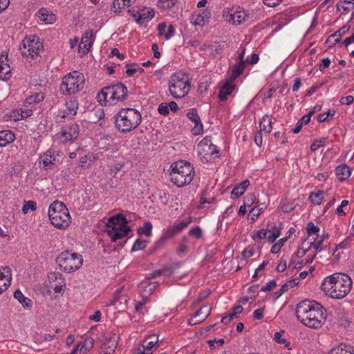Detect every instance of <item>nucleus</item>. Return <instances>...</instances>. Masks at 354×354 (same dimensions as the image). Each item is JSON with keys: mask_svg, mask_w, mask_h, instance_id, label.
<instances>
[{"mask_svg": "<svg viewBox=\"0 0 354 354\" xmlns=\"http://www.w3.org/2000/svg\"><path fill=\"white\" fill-rule=\"evenodd\" d=\"M263 313H264V308H259L254 311L253 317L255 319L260 320V319H263Z\"/></svg>", "mask_w": 354, "mask_h": 354, "instance_id": "680f3d73", "label": "nucleus"}, {"mask_svg": "<svg viewBox=\"0 0 354 354\" xmlns=\"http://www.w3.org/2000/svg\"><path fill=\"white\" fill-rule=\"evenodd\" d=\"M66 109L64 111H59L57 115V118H65L66 117H73L76 115L78 107V103L75 100H69L66 102Z\"/></svg>", "mask_w": 354, "mask_h": 354, "instance_id": "2eb2a0df", "label": "nucleus"}, {"mask_svg": "<svg viewBox=\"0 0 354 354\" xmlns=\"http://www.w3.org/2000/svg\"><path fill=\"white\" fill-rule=\"evenodd\" d=\"M335 113V111H328L326 113H320L317 117V121L319 122H323L327 120V118L329 115L333 116Z\"/></svg>", "mask_w": 354, "mask_h": 354, "instance_id": "5fc2aeb1", "label": "nucleus"}, {"mask_svg": "<svg viewBox=\"0 0 354 354\" xmlns=\"http://www.w3.org/2000/svg\"><path fill=\"white\" fill-rule=\"evenodd\" d=\"M274 339L277 343L284 344L286 347L290 344L286 339L281 338V332H276L274 333Z\"/></svg>", "mask_w": 354, "mask_h": 354, "instance_id": "864d4df0", "label": "nucleus"}, {"mask_svg": "<svg viewBox=\"0 0 354 354\" xmlns=\"http://www.w3.org/2000/svg\"><path fill=\"white\" fill-rule=\"evenodd\" d=\"M84 75L78 71H73L66 75L60 85V91L63 95H71L82 90L84 84Z\"/></svg>", "mask_w": 354, "mask_h": 354, "instance_id": "0eeeda50", "label": "nucleus"}, {"mask_svg": "<svg viewBox=\"0 0 354 354\" xmlns=\"http://www.w3.org/2000/svg\"><path fill=\"white\" fill-rule=\"evenodd\" d=\"M10 285V282L8 279H0V294L7 290L8 287Z\"/></svg>", "mask_w": 354, "mask_h": 354, "instance_id": "e2e57ef3", "label": "nucleus"}, {"mask_svg": "<svg viewBox=\"0 0 354 354\" xmlns=\"http://www.w3.org/2000/svg\"><path fill=\"white\" fill-rule=\"evenodd\" d=\"M211 144H212V143L211 142L210 138L205 137L199 142V144L198 145V148L199 149V151H207V147Z\"/></svg>", "mask_w": 354, "mask_h": 354, "instance_id": "8fccbe9b", "label": "nucleus"}, {"mask_svg": "<svg viewBox=\"0 0 354 354\" xmlns=\"http://www.w3.org/2000/svg\"><path fill=\"white\" fill-rule=\"evenodd\" d=\"M79 135V127L77 124H73L68 128V130H64L62 132V137L64 141H72L77 138Z\"/></svg>", "mask_w": 354, "mask_h": 354, "instance_id": "6ab92c4d", "label": "nucleus"}, {"mask_svg": "<svg viewBox=\"0 0 354 354\" xmlns=\"http://www.w3.org/2000/svg\"><path fill=\"white\" fill-rule=\"evenodd\" d=\"M158 286V282L149 283L147 286L143 287L142 295L147 297V295H152Z\"/></svg>", "mask_w": 354, "mask_h": 354, "instance_id": "4c0bfd02", "label": "nucleus"}, {"mask_svg": "<svg viewBox=\"0 0 354 354\" xmlns=\"http://www.w3.org/2000/svg\"><path fill=\"white\" fill-rule=\"evenodd\" d=\"M327 140V138H322L320 139L315 140L310 146V150L312 151L317 150L319 147L324 146L326 144Z\"/></svg>", "mask_w": 354, "mask_h": 354, "instance_id": "37998d69", "label": "nucleus"}, {"mask_svg": "<svg viewBox=\"0 0 354 354\" xmlns=\"http://www.w3.org/2000/svg\"><path fill=\"white\" fill-rule=\"evenodd\" d=\"M147 243V241L141 240L140 239H137L131 248V252H136L145 249Z\"/></svg>", "mask_w": 354, "mask_h": 354, "instance_id": "79ce46f5", "label": "nucleus"}, {"mask_svg": "<svg viewBox=\"0 0 354 354\" xmlns=\"http://www.w3.org/2000/svg\"><path fill=\"white\" fill-rule=\"evenodd\" d=\"M211 309L212 308L209 305L203 306L195 313L194 316L189 319V324L192 325H196L203 322L209 315Z\"/></svg>", "mask_w": 354, "mask_h": 354, "instance_id": "f8f14e48", "label": "nucleus"}, {"mask_svg": "<svg viewBox=\"0 0 354 354\" xmlns=\"http://www.w3.org/2000/svg\"><path fill=\"white\" fill-rule=\"evenodd\" d=\"M50 223L57 228L65 229L71 223V216L66 205L59 201L53 202L48 208Z\"/></svg>", "mask_w": 354, "mask_h": 354, "instance_id": "39448f33", "label": "nucleus"}, {"mask_svg": "<svg viewBox=\"0 0 354 354\" xmlns=\"http://www.w3.org/2000/svg\"><path fill=\"white\" fill-rule=\"evenodd\" d=\"M322 63L319 66V69L322 71L325 68H328L330 64V60L329 58H324L322 60Z\"/></svg>", "mask_w": 354, "mask_h": 354, "instance_id": "69168bd1", "label": "nucleus"}, {"mask_svg": "<svg viewBox=\"0 0 354 354\" xmlns=\"http://www.w3.org/2000/svg\"><path fill=\"white\" fill-rule=\"evenodd\" d=\"M0 279H8L9 282L11 281V272L8 267H1L0 268Z\"/></svg>", "mask_w": 354, "mask_h": 354, "instance_id": "a18cd8bd", "label": "nucleus"}, {"mask_svg": "<svg viewBox=\"0 0 354 354\" xmlns=\"http://www.w3.org/2000/svg\"><path fill=\"white\" fill-rule=\"evenodd\" d=\"M14 297L18 300V301L21 304V305L26 308H30L32 306V301L28 298L24 297L22 292L19 290H17L14 292Z\"/></svg>", "mask_w": 354, "mask_h": 354, "instance_id": "a878e982", "label": "nucleus"}, {"mask_svg": "<svg viewBox=\"0 0 354 354\" xmlns=\"http://www.w3.org/2000/svg\"><path fill=\"white\" fill-rule=\"evenodd\" d=\"M247 15L245 11L234 12L230 14L229 18L227 19L229 21H232L234 24H241L245 20ZM228 17V16L227 17Z\"/></svg>", "mask_w": 354, "mask_h": 354, "instance_id": "b1692460", "label": "nucleus"}, {"mask_svg": "<svg viewBox=\"0 0 354 354\" xmlns=\"http://www.w3.org/2000/svg\"><path fill=\"white\" fill-rule=\"evenodd\" d=\"M218 153V151L217 150V147L213 144L209 145L207 147V151H199L198 154L201 158H205L206 160H208V158H210L213 154Z\"/></svg>", "mask_w": 354, "mask_h": 354, "instance_id": "c85d7f7f", "label": "nucleus"}, {"mask_svg": "<svg viewBox=\"0 0 354 354\" xmlns=\"http://www.w3.org/2000/svg\"><path fill=\"white\" fill-rule=\"evenodd\" d=\"M350 30L349 26H344L342 28H341L339 30H338L335 35L333 36L337 35L339 38L342 37L346 32H348Z\"/></svg>", "mask_w": 354, "mask_h": 354, "instance_id": "774afa93", "label": "nucleus"}, {"mask_svg": "<svg viewBox=\"0 0 354 354\" xmlns=\"http://www.w3.org/2000/svg\"><path fill=\"white\" fill-rule=\"evenodd\" d=\"M94 339L92 337L86 338L80 346V354H86L93 346Z\"/></svg>", "mask_w": 354, "mask_h": 354, "instance_id": "473e14b6", "label": "nucleus"}, {"mask_svg": "<svg viewBox=\"0 0 354 354\" xmlns=\"http://www.w3.org/2000/svg\"><path fill=\"white\" fill-rule=\"evenodd\" d=\"M235 86L232 84L231 82H226L221 88L218 93V98L221 101H225L227 100V95H230L233 90L234 89Z\"/></svg>", "mask_w": 354, "mask_h": 354, "instance_id": "5701e85b", "label": "nucleus"}, {"mask_svg": "<svg viewBox=\"0 0 354 354\" xmlns=\"http://www.w3.org/2000/svg\"><path fill=\"white\" fill-rule=\"evenodd\" d=\"M113 102L124 101L127 96V88L122 83L113 85Z\"/></svg>", "mask_w": 354, "mask_h": 354, "instance_id": "f3484780", "label": "nucleus"}, {"mask_svg": "<svg viewBox=\"0 0 354 354\" xmlns=\"http://www.w3.org/2000/svg\"><path fill=\"white\" fill-rule=\"evenodd\" d=\"M124 0H114L112 7L113 11L114 12H120L121 10L124 8Z\"/></svg>", "mask_w": 354, "mask_h": 354, "instance_id": "09e8293b", "label": "nucleus"}, {"mask_svg": "<svg viewBox=\"0 0 354 354\" xmlns=\"http://www.w3.org/2000/svg\"><path fill=\"white\" fill-rule=\"evenodd\" d=\"M158 342V337L156 335H151L147 336L142 342V346L145 348L149 353L154 348Z\"/></svg>", "mask_w": 354, "mask_h": 354, "instance_id": "4be33fe9", "label": "nucleus"}, {"mask_svg": "<svg viewBox=\"0 0 354 354\" xmlns=\"http://www.w3.org/2000/svg\"><path fill=\"white\" fill-rule=\"evenodd\" d=\"M82 256L68 250L62 252L56 258V263L65 272H72L78 270L82 265Z\"/></svg>", "mask_w": 354, "mask_h": 354, "instance_id": "6e6552de", "label": "nucleus"}, {"mask_svg": "<svg viewBox=\"0 0 354 354\" xmlns=\"http://www.w3.org/2000/svg\"><path fill=\"white\" fill-rule=\"evenodd\" d=\"M288 240V237H284L279 239L274 245L271 248V252L277 254L280 251L281 248L284 245L285 242Z\"/></svg>", "mask_w": 354, "mask_h": 354, "instance_id": "c03bdc74", "label": "nucleus"}, {"mask_svg": "<svg viewBox=\"0 0 354 354\" xmlns=\"http://www.w3.org/2000/svg\"><path fill=\"white\" fill-rule=\"evenodd\" d=\"M170 172L171 180L178 187L189 184L194 176V170L192 165L185 160L172 163Z\"/></svg>", "mask_w": 354, "mask_h": 354, "instance_id": "20e7f679", "label": "nucleus"}, {"mask_svg": "<svg viewBox=\"0 0 354 354\" xmlns=\"http://www.w3.org/2000/svg\"><path fill=\"white\" fill-rule=\"evenodd\" d=\"M347 346L344 344H340L338 346L333 348L329 354H353L351 351H348Z\"/></svg>", "mask_w": 354, "mask_h": 354, "instance_id": "ea45409f", "label": "nucleus"}, {"mask_svg": "<svg viewBox=\"0 0 354 354\" xmlns=\"http://www.w3.org/2000/svg\"><path fill=\"white\" fill-rule=\"evenodd\" d=\"M268 234V232L266 230H259L257 231L254 236V239H265L266 238V235Z\"/></svg>", "mask_w": 354, "mask_h": 354, "instance_id": "338daca9", "label": "nucleus"}, {"mask_svg": "<svg viewBox=\"0 0 354 354\" xmlns=\"http://www.w3.org/2000/svg\"><path fill=\"white\" fill-rule=\"evenodd\" d=\"M189 235L198 239L203 236V232L199 226H195L189 230Z\"/></svg>", "mask_w": 354, "mask_h": 354, "instance_id": "603ef678", "label": "nucleus"}, {"mask_svg": "<svg viewBox=\"0 0 354 354\" xmlns=\"http://www.w3.org/2000/svg\"><path fill=\"white\" fill-rule=\"evenodd\" d=\"M269 235L267 237L268 241L270 243H274V241L280 236L281 234V228H278L275 225L271 227V229L268 231Z\"/></svg>", "mask_w": 354, "mask_h": 354, "instance_id": "f704fd0d", "label": "nucleus"}, {"mask_svg": "<svg viewBox=\"0 0 354 354\" xmlns=\"http://www.w3.org/2000/svg\"><path fill=\"white\" fill-rule=\"evenodd\" d=\"M190 82L187 75L179 71L173 74L169 82L170 94L174 98H181L187 95L190 90Z\"/></svg>", "mask_w": 354, "mask_h": 354, "instance_id": "423d86ee", "label": "nucleus"}, {"mask_svg": "<svg viewBox=\"0 0 354 354\" xmlns=\"http://www.w3.org/2000/svg\"><path fill=\"white\" fill-rule=\"evenodd\" d=\"M297 318L304 325L313 328H320L326 319V309L315 301L304 300L296 308Z\"/></svg>", "mask_w": 354, "mask_h": 354, "instance_id": "f257e3e1", "label": "nucleus"}, {"mask_svg": "<svg viewBox=\"0 0 354 354\" xmlns=\"http://www.w3.org/2000/svg\"><path fill=\"white\" fill-rule=\"evenodd\" d=\"M39 38L36 36L30 37H26L23 40L22 46H20V51L23 56L28 57L31 56L34 57L33 53H35L37 55V50H39L41 44L38 41Z\"/></svg>", "mask_w": 354, "mask_h": 354, "instance_id": "1a4fd4ad", "label": "nucleus"}, {"mask_svg": "<svg viewBox=\"0 0 354 354\" xmlns=\"http://www.w3.org/2000/svg\"><path fill=\"white\" fill-rule=\"evenodd\" d=\"M36 203L32 201H29L28 202H25L22 207V212L24 214H26L28 212V210L34 211L36 209Z\"/></svg>", "mask_w": 354, "mask_h": 354, "instance_id": "49530a36", "label": "nucleus"}, {"mask_svg": "<svg viewBox=\"0 0 354 354\" xmlns=\"http://www.w3.org/2000/svg\"><path fill=\"white\" fill-rule=\"evenodd\" d=\"M271 123V116L268 114L265 115L260 121V131L266 133H270L272 130Z\"/></svg>", "mask_w": 354, "mask_h": 354, "instance_id": "bb28decb", "label": "nucleus"}, {"mask_svg": "<svg viewBox=\"0 0 354 354\" xmlns=\"http://www.w3.org/2000/svg\"><path fill=\"white\" fill-rule=\"evenodd\" d=\"M190 221H182L180 223L168 228L162 235L160 241H167L171 239L176 234H178L183 229L186 227Z\"/></svg>", "mask_w": 354, "mask_h": 354, "instance_id": "4468645a", "label": "nucleus"}, {"mask_svg": "<svg viewBox=\"0 0 354 354\" xmlns=\"http://www.w3.org/2000/svg\"><path fill=\"white\" fill-rule=\"evenodd\" d=\"M158 111L159 113L163 115H167L169 113V106L167 103H161L158 106Z\"/></svg>", "mask_w": 354, "mask_h": 354, "instance_id": "4d7b16f0", "label": "nucleus"}, {"mask_svg": "<svg viewBox=\"0 0 354 354\" xmlns=\"http://www.w3.org/2000/svg\"><path fill=\"white\" fill-rule=\"evenodd\" d=\"M250 185L248 180H245L236 186L232 191V196L235 198H239L243 194L247 187Z\"/></svg>", "mask_w": 354, "mask_h": 354, "instance_id": "393cba45", "label": "nucleus"}, {"mask_svg": "<svg viewBox=\"0 0 354 354\" xmlns=\"http://www.w3.org/2000/svg\"><path fill=\"white\" fill-rule=\"evenodd\" d=\"M142 120L141 113L133 108L122 109L115 116V127L122 133L136 129Z\"/></svg>", "mask_w": 354, "mask_h": 354, "instance_id": "7ed1b4c3", "label": "nucleus"}, {"mask_svg": "<svg viewBox=\"0 0 354 354\" xmlns=\"http://www.w3.org/2000/svg\"><path fill=\"white\" fill-rule=\"evenodd\" d=\"M153 225L150 222H145L143 226L140 227L137 230V233L139 236L145 235L149 237L151 235Z\"/></svg>", "mask_w": 354, "mask_h": 354, "instance_id": "7c9ffc66", "label": "nucleus"}, {"mask_svg": "<svg viewBox=\"0 0 354 354\" xmlns=\"http://www.w3.org/2000/svg\"><path fill=\"white\" fill-rule=\"evenodd\" d=\"M113 85L103 88L97 95V101L100 104L113 102Z\"/></svg>", "mask_w": 354, "mask_h": 354, "instance_id": "dca6fc26", "label": "nucleus"}, {"mask_svg": "<svg viewBox=\"0 0 354 354\" xmlns=\"http://www.w3.org/2000/svg\"><path fill=\"white\" fill-rule=\"evenodd\" d=\"M44 99V94L41 93H37L35 95H32L31 96H29L26 98V103L31 104H36L39 103Z\"/></svg>", "mask_w": 354, "mask_h": 354, "instance_id": "58836bf2", "label": "nucleus"}, {"mask_svg": "<svg viewBox=\"0 0 354 354\" xmlns=\"http://www.w3.org/2000/svg\"><path fill=\"white\" fill-rule=\"evenodd\" d=\"M128 221L122 214H117L109 218L106 229L118 228L120 225H127Z\"/></svg>", "mask_w": 354, "mask_h": 354, "instance_id": "a211bd4d", "label": "nucleus"}, {"mask_svg": "<svg viewBox=\"0 0 354 354\" xmlns=\"http://www.w3.org/2000/svg\"><path fill=\"white\" fill-rule=\"evenodd\" d=\"M15 139V135L11 131L0 132V146H6L8 143L12 142Z\"/></svg>", "mask_w": 354, "mask_h": 354, "instance_id": "c756f323", "label": "nucleus"}, {"mask_svg": "<svg viewBox=\"0 0 354 354\" xmlns=\"http://www.w3.org/2000/svg\"><path fill=\"white\" fill-rule=\"evenodd\" d=\"M324 193L323 191H318L317 192H311L309 196V199L315 205H320L324 199Z\"/></svg>", "mask_w": 354, "mask_h": 354, "instance_id": "72a5a7b5", "label": "nucleus"}, {"mask_svg": "<svg viewBox=\"0 0 354 354\" xmlns=\"http://www.w3.org/2000/svg\"><path fill=\"white\" fill-rule=\"evenodd\" d=\"M245 68V63H238L232 66L231 69L230 80L234 81L237 77L242 74Z\"/></svg>", "mask_w": 354, "mask_h": 354, "instance_id": "cd10ccee", "label": "nucleus"}, {"mask_svg": "<svg viewBox=\"0 0 354 354\" xmlns=\"http://www.w3.org/2000/svg\"><path fill=\"white\" fill-rule=\"evenodd\" d=\"M310 249V246H306V241H304L301 244V248H299L295 253V256L297 257V258H301L303 257L306 253L308 251V250Z\"/></svg>", "mask_w": 354, "mask_h": 354, "instance_id": "3c124183", "label": "nucleus"}, {"mask_svg": "<svg viewBox=\"0 0 354 354\" xmlns=\"http://www.w3.org/2000/svg\"><path fill=\"white\" fill-rule=\"evenodd\" d=\"M322 290L333 299H340L344 298L351 291L352 280L346 274L335 273L324 279Z\"/></svg>", "mask_w": 354, "mask_h": 354, "instance_id": "f03ea898", "label": "nucleus"}, {"mask_svg": "<svg viewBox=\"0 0 354 354\" xmlns=\"http://www.w3.org/2000/svg\"><path fill=\"white\" fill-rule=\"evenodd\" d=\"M354 101V97L352 95H348L346 97H342L339 100L341 104L350 105Z\"/></svg>", "mask_w": 354, "mask_h": 354, "instance_id": "052dcab7", "label": "nucleus"}, {"mask_svg": "<svg viewBox=\"0 0 354 354\" xmlns=\"http://www.w3.org/2000/svg\"><path fill=\"white\" fill-rule=\"evenodd\" d=\"M188 118L194 122V127L192 129L193 135H200L203 132V125L196 109H190L187 113Z\"/></svg>", "mask_w": 354, "mask_h": 354, "instance_id": "9b49d317", "label": "nucleus"}, {"mask_svg": "<svg viewBox=\"0 0 354 354\" xmlns=\"http://www.w3.org/2000/svg\"><path fill=\"white\" fill-rule=\"evenodd\" d=\"M299 283V278H295L285 283L279 290V295H282L290 288L295 287Z\"/></svg>", "mask_w": 354, "mask_h": 354, "instance_id": "c9c22d12", "label": "nucleus"}, {"mask_svg": "<svg viewBox=\"0 0 354 354\" xmlns=\"http://www.w3.org/2000/svg\"><path fill=\"white\" fill-rule=\"evenodd\" d=\"M130 230L131 228L129 225H120V227H118V228L115 227V228L106 229V232L111 241L114 242L118 239L126 236Z\"/></svg>", "mask_w": 354, "mask_h": 354, "instance_id": "9d476101", "label": "nucleus"}, {"mask_svg": "<svg viewBox=\"0 0 354 354\" xmlns=\"http://www.w3.org/2000/svg\"><path fill=\"white\" fill-rule=\"evenodd\" d=\"M176 1L177 0H159L158 6L162 8L169 9L175 5Z\"/></svg>", "mask_w": 354, "mask_h": 354, "instance_id": "de8ad7c7", "label": "nucleus"}, {"mask_svg": "<svg viewBox=\"0 0 354 354\" xmlns=\"http://www.w3.org/2000/svg\"><path fill=\"white\" fill-rule=\"evenodd\" d=\"M319 228L317 226L315 225L313 222H310L309 223H308L307 231L309 235L316 234L319 232Z\"/></svg>", "mask_w": 354, "mask_h": 354, "instance_id": "6e6d98bb", "label": "nucleus"}, {"mask_svg": "<svg viewBox=\"0 0 354 354\" xmlns=\"http://www.w3.org/2000/svg\"><path fill=\"white\" fill-rule=\"evenodd\" d=\"M335 174L338 180L343 181L351 176V169L346 165H341L336 167Z\"/></svg>", "mask_w": 354, "mask_h": 354, "instance_id": "412c9836", "label": "nucleus"}, {"mask_svg": "<svg viewBox=\"0 0 354 354\" xmlns=\"http://www.w3.org/2000/svg\"><path fill=\"white\" fill-rule=\"evenodd\" d=\"M277 283L275 280L270 281L266 286L261 288V291L268 292L276 286Z\"/></svg>", "mask_w": 354, "mask_h": 354, "instance_id": "0e129e2a", "label": "nucleus"}, {"mask_svg": "<svg viewBox=\"0 0 354 354\" xmlns=\"http://www.w3.org/2000/svg\"><path fill=\"white\" fill-rule=\"evenodd\" d=\"M39 17L41 21L46 24H52L56 21V16L52 12H49L46 8H41L39 12Z\"/></svg>", "mask_w": 354, "mask_h": 354, "instance_id": "aec40b11", "label": "nucleus"}, {"mask_svg": "<svg viewBox=\"0 0 354 354\" xmlns=\"http://www.w3.org/2000/svg\"><path fill=\"white\" fill-rule=\"evenodd\" d=\"M140 14L141 15H138V19H137V23L140 24H144L146 20H151L155 16V12L152 9L145 10Z\"/></svg>", "mask_w": 354, "mask_h": 354, "instance_id": "2f4dec72", "label": "nucleus"}, {"mask_svg": "<svg viewBox=\"0 0 354 354\" xmlns=\"http://www.w3.org/2000/svg\"><path fill=\"white\" fill-rule=\"evenodd\" d=\"M95 36L92 30L86 31L84 35L82 37L81 41L79 44L78 50L83 54H86L91 49Z\"/></svg>", "mask_w": 354, "mask_h": 354, "instance_id": "ddd939ff", "label": "nucleus"}, {"mask_svg": "<svg viewBox=\"0 0 354 354\" xmlns=\"http://www.w3.org/2000/svg\"><path fill=\"white\" fill-rule=\"evenodd\" d=\"M52 156L50 154H46V157L42 160V165L45 169H48L49 165L53 164V161L51 160Z\"/></svg>", "mask_w": 354, "mask_h": 354, "instance_id": "13d9d810", "label": "nucleus"}, {"mask_svg": "<svg viewBox=\"0 0 354 354\" xmlns=\"http://www.w3.org/2000/svg\"><path fill=\"white\" fill-rule=\"evenodd\" d=\"M118 337H115V336L113 337H111L106 340V342L105 343V344H107L109 346V348H108L109 349V351H108L109 354H111L112 353H113L115 351V349L118 345Z\"/></svg>", "mask_w": 354, "mask_h": 354, "instance_id": "a19ab883", "label": "nucleus"}, {"mask_svg": "<svg viewBox=\"0 0 354 354\" xmlns=\"http://www.w3.org/2000/svg\"><path fill=\"white\" fill-rule=\"evenodd\" d=\"M176 267L174 266H167L162 268L164 276H171L175 270Z\"/></svg>", "mask_w": 354, "mask_h": 354, "instance_id": "bf43d9fd", "label": "nucleus"}, {"mask_svg": "<svg viewBox=\"0 0 354 354\" xmlns=\"http://www.w3.org/2000/svg\"><path fill=\"white\" fill-rule=\"evenodd\" d=\"M354 8V3L350 1L344 0L337 3V8L338 10L342 9L344 11L348 12Z\"/></svg>", "mask_w": 354, "mask_h": 354, "instance_id": "e433bc0d", "label": "nucleus"}]
</instances>
